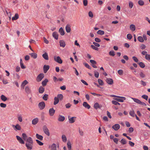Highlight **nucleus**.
<instances>
[{
	"label": "nucleus",
	"mask_w": 150,
	"mask_h": 150,
	"mask_svg": "<svg viewBox=\"0 0 150 150\" xmlns=\"http://www.w3.org/2000/svg\"><path fill=\"white\" fill-rule=\"evenodd\" d=\"M54 61L58 63L61 64L62 63V60L59 56H54Z\"/></svg>",
	"instance_id": "1"
},
{
	"label": "nucleus",
	"mask_w": 150,
	"mask_h": 150,
	"mask_svg": "<svg viewBox=\"0 0 150 150\" xmlns=\"http://www.w3.org/2000/svg\"><path fill=\"white\" fill-rule=\"evenodd\" d=\"M43 131L44 133L48 136L50 135V133L49 131V130L47 128V127L46 125H44L43 127Z\"/></svg>",
	"instance_id": "2"
},
{
	"label": "nucleus",
	"mask_w": 150,
	"mask_h": 150,
	"mask_svg": "<svg viewBox=\"0 0 150 150\" xmlns=\"http://www.w3.org/2000/svg\"><path fill=\"white\" fill-rule=\"evenodd\" d=\"M44 74L43 73H40L39 74L36 78V81L38 82H40L41 81L44 77Z\"/></svg>",
	"instance_id": "3"
},
{
	"label": "nucleus",
	"mask_w": 150,
	"mask_h": 150,
	"mask_svg": "<svg viewBox=\"0 0 150 150\" xmlns=\"http://www.w3.org/2000/svg\"><path fill=\"white\" fill-rule=\"evenodd\" d=\"M38 107L40 110L43 109L45 107V104L44 102L42 101L38 104Z\"/></svg>",
	"instance_id": "4"
},
{
	"label": "nucleus",
	"mask_w": 150,
	"mask_h": 150,
	"mask_svg": "<svg viewBox=\"0 0 150 150\" xmlns=\"http://www.w3.org/2000/svg\"><path fill=\"white\" fill-rule=\"evenodd\" d=\"M33 143H26L25 146L28 150H31L33 147Z\"/></svg>",
	"instance_id": "5"
},
{
	"label": "nucleus",
	"mask_w": 150,
	"mask_h": 150,
	"mask_svg": "<svg viewBox=\"0 0 150 150\" xmlns=\"http://www.w3.org/2000/svg\"><path fill=\"white\" fill-rule=\"evenodd\" d=\"M12 126L15 130H20L21 129V126L18 124H17L16 125H12Z\"/></svg>",
	"instance_id": "6"
},
{
	"label": "nucleus",
	"mask_w": 150,
	"mask_h": 150,
	"mask_svg": "<svg viewBox=\"0 0 150 150\" xmlns=\"http://www.w3.org/2000/svg\"><path fill=\"white\" fill-rule=\"evenodd\" d=\"M76 118V117H70V116H69L68 118L69 120V122L70 123H72L74 122L75 121Z\"/></svg>",
	"instance_id": "7"
},
{
	"label": "nucleus",
	"mask_w": 150,
	"mask_h": 150,
	"mask_svg": "<svg viewBox=\"0 0 150 150\" xmlns=\"http://www.w3.org/2000/svg\"><path fill=\"white\" fill-rule=\"evenodd\" d=\"M120 97H122L124 98H115V100L118 102H123L124 100H125L126 99V98L124 97L120 96Z\"/></svg>",
	"instance_id": "8"
},
{
	"label": "nucleus",
	"mask_w": 150,
	"mask_h": 150,
	"mask_svg": "<svg viewBox=\"0 0 150 150\" xmlns=\"http://www.w3.org/2000/svg\"><path fill=\"white\" fill-rule=\"evenodd\" d=\"M65 29L67 33H69L71 32V26L69 24H67L66 26Z\"/></svg>",
	"instance_id": "9"
},
{
	"label": "nucleus",
	"mask_w": 150,
	"mask_h": 150,
	"mask_svg": "<svg viewBox=\"0 0 150 150\" xmlns=\"http://www.w3.org/2000/svg\"><path fill=\"white\" fill-rule=\"evenodd\" d=\"M120 126L118 124H116L114 125L112 127V128L115 130L117 131L120 129Z\"/></svg>",
	"instance_id": "10"
},
{
	"label": "nucleus",
	"mask_w": 150,
	"mask_h": 150,
	"mask_svg": "<svg viewBox=\"0 0 150 150\" xmlns=\"http://www.w3.org/2000/svg\"><path fill=\"white\" fill-rule=\"evenodd\" d=\"M106 81L110 85H112L113 83V80L110 78H107Z\"/></svg>",
	"instance_id": "11"
},
{
	"label": "nucleus",
	"mask_w": 150,
	"mask_h": 150,
	"mask_svg": "<svg viewBox=\"0 0 150 150\" xmlns=\"http://www.w3.org/2000/svg\"><path fill=\"white\" fill-rule=\"evenodd\" d=\"M16 138L17 140L19 141V143H20L21 144H24V142L23 141V140L19 136H16Z\"/></svg>",
	"instance_id": "12"
},
{
	"label": "nucleus",
	"mask_w": 150,
	"mask_h": 150,
	"mask_svg": "<svg viewBox=\"0 0 150 150\" xmlns=\"http://www.w3.org/2000/svg\"><path fill=\"white\" fill-rule=\"evenodd\" d=\"M50 67L48 65H44L43 67L44 72L45 73H46L47 71L49 70Z\"/></svg>",
	"instance_id": "13"
},
{
	"label": "nucleus",
	"mask_w": 150,
	"mask_h": 150,
	"mask_svg": "<svg viewBox=\"0 0 150 150\" xmlns=\"http://www.w3.org/2000/svg\"><path fill=\"white\" fill-rule=\"evenodd\" d=\"M52 36L56 40H57L58 38V35L56 32H54L52 33Z\"/></svg>",
	"instance_id": "14"
},
{
	"label": "nucleus",
	"mask_w": 150,
	"mask_h": 150,
	"mask_svg": "<svg viewBox=\"0 0 150 150\" xmlns=\"http://www.w3.org/2000/svg\"><path fill=\"white\" fill-rule=\"evenodd\" d=\"M55 112V110L53 108H50L49 110V113L50 115L53 116Z\"/></svg>",
	"instance_id": "15"
},
{
	"label": "nucleus",
	"mask_w": 150,
	"mask_h": 150,
	"mask_svg": "<svg viewBox=\"0 0 150 150\" xmlns=\"http://www.w3.org/2000/svg\"><path fill=\"white\" fill-rule=\"evenodd\" d=\"M67 147L68 150H71V144L69 141H68L67 142Z\"/></svg>",
	"instance_id": "16"
},
{
	"label": "nucleus",
	"mask_w": 150,
	"mask_h": 150,
	"mask_svg": "<svg viewBox=\"0 0 150 150\" xmlns=\"http://www.w3.org/2000/svg\"><path fill=\"white\" fill-rule=\"evenodd\" d=\"M59 42L60 47H65L66 44L64 41L63 40H60L59 41Z\"/></svg>",
	"instance_id": "17"
},
{
	"label": "nucleus",
	"mask_w": 150,
	"mask_h": 150,
	"mask_svg": "<svg viewBox=\"0 0 150 150\" xmlns=\"http://www.w3.org/2000/svg\"><path fill=\"white\" fill-rule=\"evenodd\" d=\"M65 120V117L64 116H62L61 115H59V116L58 120L60 122H63Z\"/></svg>",
	"instance_id": "18"
},
{
	"label": "nucleus",
	"mask_w": 150,
	"mask_h": 150,
	"mask_svg": "<svg viewBox=\"0 0 150 150\" xmlns=\"http://www.w3.org/2000/svg\"><path fill=\"white\" fill-rule=\"evenodd\" d=\"M51 150H57V145L54 143L51 146Z\"/></svg>",
	"instance_id": "19"
},
{
	"label": "nucleus",
	"mask_w": 150,
	"mask_h": 150,
	"mask_svg": "<svg viewBox=\"0 0 150 150\" xmlns=\"http://www.w3.org/2000/svg\"><path fill=\"white\" fill-rule=\"evenodd\" d=\"M83 106L87 109H89L90 108V106L88 103L85 102H84L83 103Z\"/></svg>",
	"instance_id": "20"
},
{
	"label": "nucleus",
	"mask_w": 150,
	"mask_h": 150,
	"mask_svg": "<svg viewBox=\"0 0 150 150\" xmlns=\"http://www.w3.org/2000/svg\"><path fill=\"white\" fill-rule=\"evenodd\" d=\"M131 98L132 99L134 102H136V103L138 104H140L141 102V101L140 100L138 99L132 97Z\"/></svg>",
	"instance_id": "21"
},
{
	"label": "nucleus",
	"mask_w": 150,
	"mask_h": 150,
	"mask_svg": "<svg viewBox=\"0 0 150 150\" xmlns=\"http://www.w3.org/2000/svg\"><path fill=\"white\" fill-rule=\"evenodd\" d=\"M36 136L37 138L38 139H39L41 141L43 140V137L42 136L38 134H37L36 135Z\"/></svg>",
	"instance_id": "22"
},
{
	"label": "nucleus",
	"mask_w": 150,
	"mask_h": 150,
	"mask_svg": "<svg viewBox=\"0 0 150 150\" xmlns=\"http://www.w3.org/2000/svg\"><path fill=\"white\" fill-rule=\"evenodd\" d=\"M59 32L61 35H64V32L62 27H61L59 28Z\"/></svg>",
	"instance_id": "23"
},
{
	"label": "nucleus",
	"mask_w": 150,
	"mask_h": 150,
	"mask_svg": "<svg viewBox=\"0 0 150 150\" xmlns=\"http://www.w3.org/2000/svg\"><path fill=\"white\" fill-rule=\"evenodd\" d=\"M130 29L132 31H134L136 29L135 26L133 24H131L130 25Z\"/></svg>",
	"instance_id": "24"
},
{
	"label": "nucleus",
	"mask_w": 150,
	"mask_h": 150,
	"mask_svg": "<svg viewBox=\"0 0 150 150\" xmlns=\"http://www.w3.org/2000/svg\"><path fill=\"white\" fill-rule=\"evenodd\" d=\"M38 121V119L37 118L33 119L32 121V123L33 125H35L37 124Z\"/></svg>",
	"instance_id": "25"
},
{
	"label": "nucleus",
	"mask_w": 150,
	"mask_h": 150,
	"mask_svg": "<svg viewBox=\"0 0 150 150\" xmlns=\"http://www.w3.org/2000/svg\"><path fill=\"white\" fill-rule=\"evenodd\" d=\"M26 143H33V141L31 137H29L27 139V142Z\"/></svg>",
	"instance_id": "26"
},
{
	"label": "nucleus",
	"mask_w": 150,
	"mask_h": 150,
	"mask_svg": "<svg viewBox=\"0 0 150 150\" xmlns=\"http://www.w3.org/2000/svg\"><path fill=\"white\" fill-rule=\"evenodd\" d=\"M28 82L26 80H24L22 83L21 85V87L23 88H24L25 86L28 83Z\"/></svg>",
	"instance_id": "27"
},
{
	"label": "nucleus",
	"mask_w": 150,
	"mask_h": 150,
	"mask_svg": "<svg viewBox=\"0 0 150 150\" xmlns=\"http://www.w3.org/2000/svg\"><path fill=\"white\" fill-rule=\"evenodd\" d=\"M43 57L45 59L47 60L48 59V55L45 52L42 55Z\"/></svg>",
	"instance_id": "28"
},
{
	"label": "nucleus",
	"mask_w": 150,
	"mask_h": 150,
	"mask_svg": "<svg viewBox=\"0 0 150 150\" xmlns=\"http://www.w3.org/2000/svg\"><path fill=\"white\" fill-rule=\"evenodd\" d=\"M45 91L44 88L40 86L39 88V92L40 93H42Z\"/></svg>",
	"instance_id": "29"
},
{
	"label": "nucleus",
	"mask_w": 150,
	"mask_h": 150,
	"mask_svg": "<svg viewBox=\"0 0 150 150\" xmlns=\"http://www.w3.org/2000/svg\"><path fill=\"white\" fill-rule=\"evenodd\" d=\"M129 115L132 117H134L136 115L135 114L133 110L130 111L129 112Z\"/></svg>",
	"instance_id": "30"
},
{
	"label": "nucleus",
	"mask_w": 150,
	"mask_h": 150,
	"mask_svg": "<svg viewBox=\"0 0 150 150\" xmlns=\"http://www.w3.org/2000/svg\"><path fill=\"white\" fill-rule=\"evenodd\" d=\"M54 104L56 105L59 102V99L57 97H55L54 99Z\"/></svg>",
	"instance_id": "31"
},
{
	"label": "nucleus",
	"mask_w": 150,
	"mask_h": 150,
	"mask_svg": "<svg viewBox=\"0 0 150 150\" xmlns=\"http://www.w3.org/2000/svg\"><path fill=\"white\" fill-rule=\"evenodd\" d=\"M1 100L4 101H6L7 100V98L5 96L3 95H2L1 96Z\"/></svg>",
	"instance_id": "32"
},
{
	"label": "nucleus",
	"mask_w": 150,
	"mask_h": 150,
	"mask_svg": "<svg viewBox=\"0 0 150 150\" xmlns=\"http://www.w3.org/2000/svg\"><path fill=\"white\" fill-rule=\"evenodd\" d=\"M48 80L47 79H45L43 81L42 83V84L43 86H45L47 84V83L48 82Z\"/></svg>",
	"instance_id": "33"
},
{
	"label": "nucleus",
	"mask_w": 150,
	"mask_h": 150,
	"mask_svg": "<svg viewBox=\"0 0 150 150\" xmlns=\"http://www.w3.org/2000/svg\"><path fill=\"white\" fill-rule=\"evenodd\" d=\"M31 57L34 59H36L37 57V54L35 53H33L30 54Z\"/></svg>",
	"instance_id": "34"
},
{
	"label": "nucleus",
	"mask_w": 150,
	"mask_h": 150,
	"mask_svg": "<svg viewBox=\"0 0 150 150\" xmlns=\"http://www.w3.org/2000/svg\"><path fill=\"white\" fill-rule=\"evenodd\" d=\"M19 18V16L17 13L15 14L14 16L12 18V20H16L17 19Z\"/></svg>",
	"instance_id": "35"
},
{
	"label": "nucleus",
	"mask_w": 150,
	"mask_h": 150,
	"mask_svg": "<svg viewBox=\"0 0 150 150\" xmlns=\"http://www.w3.org/2000/svg\"><path fill=\"white\" fill-rule=\"evenodd\" d=\"M25 91L26 93H29L30 92V90L28 86H26L25 88Z\"/></svg>",
	"instance_id": "36"
},
{
	"label": "nucleus",
	"mask_w": 150,
	"mask_h": 150,
	"mask_svg": "<svg viewBox=\"0 0 150 150\" xmlns=\"http://www.w3.org/2000/svg\"><path fill=\"white\" fill-rule=\"evenodd\" d=\"M17 118L18 120L20 122H22L23 121L21 115H18Z\"/></svg>",
	"instance_id": "37"
},
{
	"label": "nucleus",
	"mask_w": 150,
	"mask_h": 150,
	"mask_svg": "<svg viewBox=\"0 0 150 150\" xmlns=\"http://www.w3.org/2000/svg\"><path fill=\"white\" fill-rule=\"evenodd\" d=\"M57 98H58V99L60 100H62L63 98V96L62 94H59L57 96Z\"/></svg>",
	"instance_id": "38"
},
{
	"label": "nucleus",
	"mask_w": 150,
	"mask_h": 150,
	"mask_svg": "<svg viewBox=\"0 0 150 150\" xmlns=\"http://www.w3.org/2000/svg\"><path fill=\"white\" fill-rule=\"evenodd\" d=\"M120 142L123 145L127 143L126 140L124 139H122L120 141Z\"/></svg>",
	"instance_id": "39"
},
{
	"label": "nucleus",
	"mask_w": 150,
	"mask_h": 150,
	"mask_svg": "<svg viewBox=\"0 0 150 150\" xmlns=\"http://www.w3.org/2000/svg\"><path fill=\"white\" fill-rule=\"evenodd\" d=\"M94 107L95 109H97L100 108V106L98 103H96L94 105Z\"/></svg>",
	"instance_id": "40"
},
{
	"label": "nucleus",
	"mask_w": 150,
	"mask_h": 150,
	"mask_svg": "<svg viewBox=\"0 0 150 150\" xmlns=\"http://www.w3.org/2000/svg\"><path fill=\"white\" fill-rule=\"evenodd\" d=\"M62 139L64 142H66L67 141V139L66 136L65 135H63L62 136Z\"/></svg>",
	"instance_id": "41"
},
{
	"label": "nucleus",
	"mask_w": 150,
	"mask_h": 150,
	"mask_svg": "<svg viewBox=\"0 0 150 150\" xmlns=\"http://www.w3.org/2000/svg\"><path fill=\"white\" fill-rule=\"evenodd\" d=\"M138 40L139 41L141 42H143L144 41V40L142 37L139 36L138 38Z\"/></svg>",
	"instance_id": "42"
},
{
	"label": "nucleus",
	"mask_w": 150,
	"mask_h": 150,
	"mask_svg": "<svg viewBox=\"0 0 150 150\" xmlns=\"http://www.w3.org/2000/svg\"><path fill=\"white\" fill-rule=\"evenodd\" d=\"M97 33L98 34L102 35L104 34V32L103 31L99 30L98 31Z\"/></svg>",
	"instance_id": "43"
},
{
	"label": "nucleus",
	"mask_w": 150,
	"mask_h": 150,
	"mask_svg": "<svg viewBox=\"0 0 150 150\" xmlns=\"http://www.w3.org/2000/svg\"><path fill=\"white\" fill-rule=\"evenodd\" d=\"M22 136L24 140H26L28 139L27 135L25 133H23L22 134Z\"/></svg>",
	"instance_id": "44"
},
{
	"label": "nucleus",
	"mask_w": 150,
	"mask_h": 150,
	"mask_svg": "<svg viewBox=\"0 0 150 150\" xmlns=\"http://www.w3.org/2000/svg\"><path fill=\"white\" fill-rule=\"evenodd\" d=\"M112 103L115 105H120V104L117 102V101H115V100H112Z\"/></svg>",
	"instance_id": "45"
},
{
	"label": "nucleus",
	"mask_w": 150,
	"mask_h": 150,
	"mask_svg": "<svg viewBox=\"0 0 150 150\" xmlns=\"http://www.w3.org/2000/svg\"><path fill=\"white\" fill-rule=\"evenodd\" d=\"M48 98V95L45 94L42 97L43 99L45 100H47Z\"/></svg>",
	"instance_id": "46"
},
{
	"label": "nucleus",
	"mask_w": 150,
	"mask_h": 150,
	"mask_svg": "<svg viewBox=\"0 0 150 150\" xmlns=\"http://www.w3.org/2000/svg\"><path fill=\"white\" fill-rule=\"evenodd\" d=\"M139 64L140 67L142 68H144L145 67L144 64L142 62H139Z\"/></svg>",
	"instance_id": "47"
},
{
	"label": "nucleus",
	"mask_w": 150,
	"mask_h": 150,
	"mask_svg": "<svg viewBox=\"0 0 150 150\" xmlns=\"http://www.w3.org/2000/svg\"><path fill=\"white\" fill-rule=\"evenodd\" d=\"M145 58L147 60H150V54H146Z\"/></svg>",
	"instance_id": "48"
},
{
	"label": "nucleus",
	"mask_w": 150,
	"mask_h": 150,
	"mask_svg": "<svg viewBox=\"0 0 150 150\" xmlns=\"http://www.w3.org/2000/svg\"><path fill=\"white\" fill-rule=\"evenodd\" d=\"M37 143H38V144H39L40 146H42L43 145V143H42V142L39 140L38 139H36V140Z\"/></svg>",
	"instance_id": "49"
},
{
	"label": "nucleus",
	"mask_w": 150,
	"mask_h": 150,
	"mask_svg": "<svg viewBox=\"0 0 150 150\" xmlns=\"http://www.w3.org/2000/svg\"><path fill=\"white\" fill-rule=\"evenodd\" d=\"M98 82L100 85L102 86L103 84V81L100 79H99L98 80Z\"/></svg>",
	"instance_id": "50"
},
{
	"label": "nucleus",
	"mask_w": 150,
	"mask_h": 150,
	"mask_svg": "<svg viewBox=\"0 0 150 150\" xmlns=\"http://www.w3.org/2000/svg\"><path fill=\"white\" fill-rule=\"evenodd\" d=\"M83 64L85 65V66L87 67V68H88L89 69H91V67L86 63H83Z\"/></svg>",
	"instance_id": "51"
},
{
	"label": "nucleus",
	"mask_w": 150,
	"mask_h": 150,
	"mask_svg": "<svg viewBox=\"0 0 150 150\" xmlns=\"http://www.w3.org/2000/svg\"><path fill=\"white\" fill-rule=\"evenodd\" d=\"M0 106L1 108H5L6 107V105L3 103H1L0 104Z\"/></svg>",
	"instance_id": "52"
},
{
	"label": "nucleus",
	"mask_w": 150,
	"mask_h": 150,
	"mask_svg": "<svg viewBox=\"0 0 150 150\" xmlns=\"http://www.w3.org/2000/svg\"><path fill=\"white\" fill-rule=\"evenodd\" d=\"M148 96L147 95H144L142 96V97L145 99L146 100H147L148 99Z\"/></svg>",
	"instance_id": "53"
},
{
	"label": "nucleus",
	"mask_w": 150,
	"mask_h": 150,
	"mask_svg": "<svg viewBox=\"0 0 150 150\" xmlns=\"http://www.w3.org/2000/svg\"><path fill=\"white\" fill-rule=\"evenodd\" d=\"M138 4L140 6L143 5L144 4V2L142 0H139L138 1Z\"/></svg>",
	"instance_id": "54"
},
{
	"label": "nucleus",
	"mask_w": 150,
	"mask_h": 150,
	"mask_svg": "<svg viewBox=\"0 0 150 150\" xmlns=\"http://www.w3.org/2000/svg\"><path fill=\"white\" fill-rule=\"evenodd\" d=\"M133 6V4L132 1H129V7L130 8H132Z\"/></svg>",
	"instance_id": "55"
},
{
	"label": "nucleus",
	"mask_w": 150,
	"mask_h": 150,
	"mask_svg": "<svg viewBox=\"0 0 150 150\" xmlns=\"http://www.w3.org/2000/svg\"><path fill=\"white\" fill-rule=\"evenodd\" d=\"M109 54L110 56H113L115 55V52L113 51H110L109 52Z\"/></svg>",
	"instance_id": "56"
},
{
	"label": "nucleus",
	"mask_w": 150,
	"mask_h": 150,
	"mask_svg": "<svg viewBox=\"0 0 150 150\" xmlns=\"http://www.w3.org/2000/svg\"><path fill=\"white\" fill-rule=\"evenodd\" d=\"M88 14L89 16L91 18H92L93 16V14L92 12L91 11H90L89 12Z\"/></svg>",
	"instance_id": "57"
},
{
	"label": "nucleus",
	"mask_w": 150,
	"mask_h": 150,
	"mask_svg": "<svg viewBox=\"0 0 150 150\" xmlns=\"http://www.w3.org/2000/svg\"><path fill=\"white\" fill-rule=\"evenodd\" d=\"M83 4L84 6H86L88 4L87 0H83Z\"/></svg>",
	"instance_id": "58"
},
{
	"label": "nucleus",
	"mask_w": 150,
	"mask_h": 150,
	"mask_svg": "<svg viewBox=\"0 0 150 150\" xmlns=\"http://www.w3.org/2000/svg\"><path fill=\"white\" fill-rule=\"evenodd\" d=\"M91 47L93 50H98V47H96V46H95L94 45H91Z\"/></svg>",
	"instance_id": "59"
},
{
	"label": "nucleus",
	"mask_w": 150,
	"mask_h": 150,
	"mask_svg": "<svg viewBox=\"0 0 150 150\" xmlns=\"http://www.w3.org/2000/svg\"><path fill=\"white\" fill-rule=\"evenodd\" d=\"M127 38L129 40H131L132 38L131 35L129 34H128L127 35Z\"/></svg>",
	"instance_id": "60"
},
{
	"label": "nucleus",
	"mask_w": 150,
	"mask_h": 150,
	"mask_svg": "<svg viewBox=\"0 0 150 150\" xmlns=\"http://www.w3.org/2000/svg\"><path fill=\"white\" fill-rule=\"evenodd\" d=\"M133 60L135 62H137L138 61V59L135 56H133L132 57Z\"/></svg>",
	"instance_id": "61"
},
{
	"label": "nucleus",
	"mask_w": 150,
	"mask_h": 150,
	"mask_svg": "<svg viewBox=\"0 0 150 150\" xmlns=\"http://www.w3.org/2000/svg\"><path fill=\"white\" fill-rule=\"evenodd\" d=\"M94 75L96 78H98L99 76V73L97 71L95 72Z\"/></svg>",
	"instance_id": "62"
},
{
	"label": "nucleus",
	"mask_w": 150,
	"mask_h": 150,
	"mask_svg": "<svg viewBox=\"0 0 150 150\" xmlns=\"http://www.w3.org/2000/svg\"><path fill=\"white\" fill-rule=\"evenodd\" d=\"M90 62L92 64V65L93 64H96V62L94 60H90Z\"/></svg>",
	"instance_id": "63"
},
{
	"label": "nucleus",
	"mask_w": 150,
	"mask_h": 150,
	"mask_svg": "<svg viewBox=\"0 0 150 150\" xmlns=\"http://www.w3.org/2000/svg\"><path fill=\"white\" fill-rule=\"evenodd\" d=\"M140 48L142 50H144V49L146 47V46L145 45H144V44H142V45L141 46H140Z\"/></svg>",
	"instance_id": "64"
}]
</instances>
